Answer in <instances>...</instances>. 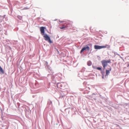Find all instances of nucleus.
<instances>
[{
    "label": "nucleus",
    "instance_id": "1",
    "mask_svg": "<svg viewBox=\"0 0 129 129\" xmlns=\"http://www.w3.org/2000/svg\"><path fill=\"white\" fill-rule=\"evenodd\" d=\"M101 62L102 64V65L103 66L104 69H105V67L107 66L108 65V63H110L111 61L110 60H103L101 61Z\"/></svg>",
    "mask_w": 129,
    "mask_h": 129
},
{
    "label": "nucleus",
    "instance_id": "5",
    "mask_svg": "<svg viewBox=\"0 0 129 129\" xmlns=\"http://www.w3.org/2000/svg\"><path fill=\"white\" fill-rule=\"evenodd\" d=\"M111 70V67L109 66H108V68H107V69L106 70V74L105 76H108L109 73H110V71Z\"/></svg>",
    "mask_w": 129,
    "mask_h": 129
},
{
    "label": "nucleus",
    "instance_id": "10",
    "mask_svg": "<svg viewBox=\"0 0 129 129\" xmlns=\"http://www.w3.org/2000/svg\"><path fill=\"white\" fill-rule=\"evenodd\" d=\"M87 64L88 66H90L91 65L92 63L90 61H88L87 62Z\"/></svg>",
    "mask_w": 129,
    "mask_h": 129
},
{
    "label": "nucleus",
    "instance_id": "4",
    "mask_svg": "<svg viewBox=\"0 0 129 129\" xmlns=\"http://www.w3.org/2000/svg\"><path fill=\"white\" fill-rule=\"evenodd\" d=\"M94 48L95 49H99L103 48H105L106 47L105 46H99L98 45H95L94 46Z\"/></svg>",
    "mask_w": 129,
    "mask_h": 129
},
{
    "label": "nucleus",
    "instance_id": "12",
    "mask_svg": "<svg viewBox=\"0 0 129 129\" xmlns=\"http://www.w3.org/2000/svg\"><path fill=\"white\" fill-rule=\"evenodd\" d=\"M18 18L19 19H21L22 18V17H21L20 16H18Z\"/></svg>",
    "mask_w": 129,
    "mask_h": 129
},
{
    "label": "nucleus",
    "instance_id": "13",
    "mask_svg": "<svg viewBox=\"0 0 129 129\" xmlns=\"http://www.w3.org/2000/svg\"><path fill=\"white\" fill-rule=\"evenodd\" d=\"M59 21V22H60L61 23H63L64 22V21Z\"/></svg>",
    "mask_w": 129,
    "mask_h": 129
},
{
    "label": "nucleus",
    "instance_id": "6",
    "mask_svg": "<svg viewBox=\"0 0 129 129\" xmlns=\"http://www.w3.org/2000/svg\"><path fill=\"white\" fill-rule=\"evenodd\" d=\"M45 27H41L40 28V30L41 31V33L42 35H43L45 33Z\"/></svg>",
    "mask_w": 129,
    "mask_h": 129
},
{
    "label": "nucleus",
    "instance_id": "8",
    "mask_svg": "<svg viewBox=\"0 0 129 129\" xmlns=\"http://www.w3.org/2000/svg\"><path fill=\"white\" fill-rule=\"evenodd\" d=\"M66 25H63L61 27H60V28L61 29H62L66 27H68V26H67L68 24H66Z\"/></svg>",
    "mask_w": 129,
    "mask_h": 129
},
{
    "label": "nucleus",
    "instance_id": "3",
    "mask_svg": "<svg viewBox=\"0 0 129 129\" xmlns=\"http://www.w3.org/2000/svg\"><path fill=\"white\" fill-rule=\"evenodd\" d=\"M65 84H66L63 83H58L57 84V86L60 88L62 89L64 87Z\"/></svg>",
    "mask_w": 129,
    "mask_h": 129
},
{
    "label": "nucleus",
    "instance_id": "11",
    "mask_svg": "<svg viewBox=\"0 0 129 129\" xmlns=\"http://www.w3.org/2000/svg\"><path fill=\"white\" fill-rule=\"evenodd\" d=\"M96 69L98 70H101V68L100 67H97L96 68Z\"/></svg>",
    "mask_w": 129,
    "mask_h": 129
},
{
    "label": "nucleus",
    "instance_id": "2",
    "mask_svg": "<svg viewBox=\"0 0 129 129\" xmlns=\"http://www.w3.org/2000/svg\"><path fill=\"white\" fill-rule=\"evenodd\" d=\"M44 36L43 37L44 38L45 40L48 42L50 43H52V41L50 40V37L46 34L44 35Z\"/></svg>",
    "mask_w": 129,
    "mask_h": 129
},
{
    "label": "nucleus",
    "instance_id": "7",
    "mask_svg": "<svg viewBox=\"0 0 129 129\" xmlns=\"http://www.w3.org/2000/svg\"><path fill=\"white\" fill-rule=\"evenodd\" d=\"M90 49V48L89 46H87L85 47H83L81 50L80 51V53H81L84 51L87 50L88 51H89Z\"/></svg>",
    "mask_w": 129,
    "mask_h": 129
},
{
    "label": "nucleus",
    "instance_id": "14",
    "mask_svg": "<svg viewBox=\"0 0 129 129\" xmlns=\"http://www.w3.org/2000/svg\"><path fill=\"white\" fill-rule=\"evenodd\" d=\"M102 78H104V77H103V76H102Z\"/></svg>",
    "mask_w": 129,
    "mask_h": 129
},
{
    "label": "nucleus",
    "instance_id": "9",
    "mask_svg": "<svg viewBox=\"0 0 129 129\" xmlns=\"http://www.w3.org/2000/svg\"><path fill=\"white\" fill-rule=\"evenodd\" d=\"M0 71L3 74H4V72L2 68H1V67L0 66Z\"/></svg>",
    "mask_w": 129,
    "mask_h": 129
}]
</instances>
